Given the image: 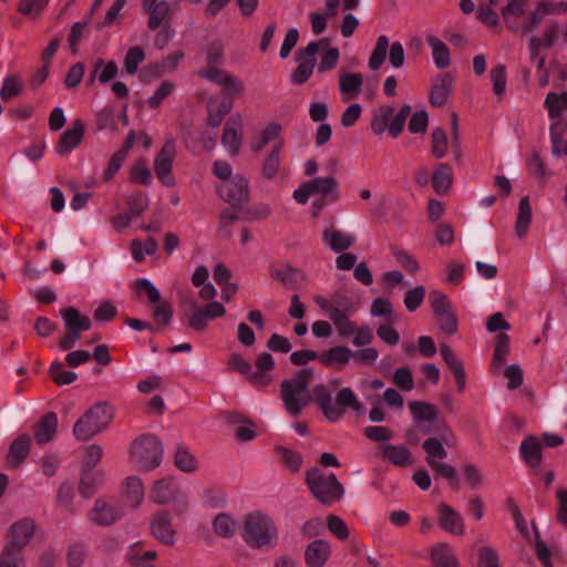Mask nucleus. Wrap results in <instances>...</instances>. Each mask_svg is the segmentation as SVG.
<instances>
[{
	"label": "nucleus",
	"instance_id": "obj_33",
	"mask_svg": "<svg viewBox=\"0 0 567 567\" xmlns=\"http://www.w3.org/2000/svg\"><path fill=\"white\" fill-rule=\"evenodd\" d=\"M528 0H507V4L501 9L502 17L512 31H518V24L514 20L525 13V7Z\"/></svg>",
	"mask_w": 567,
	"mask_h": 567
},
{
	"label": "nucleus",
	"instance_id": "obj_32",
	"mask_svg": "<svg viewBox=\"0 0 567 567\" xmlns=\"http://www.w3.org/2000/svg\"><path fill=\"white\" fill-rule=\"evenodd\" d=\"M508 354L509 337L506 333H499L495 337V349L493 353V361L491 364V371L493 374L499 373L501 369L506 363Z\"/></svg>",
	"mask_w": 567,
	"mask_h": 567
},
{
	"label": "nucleus",
	"instance_id": "obj_7",
	"mask_svg": "<svg viewBox=\"0 0 567 567\" xmlns=\"http://www.w3.org/2000/svg\"><path fill=\"white\" fill-rule=\"evenodd\" d=\"M411 112L412 107L409 104H403L396 115H394L393 106L381 105L373 114L371 130L377 135H381L388 130L391 136L398 137L402 133Z\"/></svg>",
	"mask_w": 567,
	"mask_h": 567
},
{
	"label": "nucleus",
	"instance_id": "obj_52",
	"mask_svg": "<svg viewBox=\"0 0 567 567\" xmlns=\"http://www.w3.org/2000/svg\"><path fill=\"white\" fill-rule=\"evenodd\" d=\"M145 59V54L142 48L132 47L126 52L124 59V68L128 74H135L138 69V64Z\"/></svg>",
	"mask_w": 567,
	"mask_h": 567
},
{
	"label": "nucleus",
	"instance_id": "obj_40",
	"mask_svg": "<svg viewBox=\"0 0 567 567\" xmlns=\"http://www.w3.org/2000/svg\"><path fill=\"white\" fill-rule=\"evenodd\" d=\"M432 560L439 567H458L452 548L447 544H437L432 550Z\"/></svg>",
	"mask_w": 567,
	"mask_h": 567
},
{
	"label": "nucleus",
	"instance_id": "obj_12",
	"mask_svg": "<svg viewBox=\"0 0 567 567\" xmlns=\"http://www.w3.org/2000/svg\"><path fill=\"white\" fill-rule=\"evenodd\" d=\"M318 54V44L308 43L306 48L298 49L295 60L299 63L292 71L290 78L296 85L305 84L311 76Z\"/></svg>",
	"mask_w": 567,
	"mask_h": 567
},
{
	"label": "nucleus",
	"instance_id": "obj_4",
	"mask_svg": "<svg viewBox=\"0 0 567 567\" xmlns=\"http://www.w3.org/2000/svg\"><path fill=\"white\" fill-rule=\"evenodd\" d=\"M337 187L336 179H309L295 189L293 198L299 204L311 202L312 214L317 216L324 205L338 198Z\"/></svg>",
	"mask_w": 567,
	"mask_h": 567
},
{
	"label": "nucleus",
	"instance_id": "obj_25",
	"mask_svg": "<svg viewBox=\"0 0 567 567\" xmlns=\"http://www.w3.org/2000/svg\"><path fill=\"white\" fill-rule=\"evenodd\" d=\"M330 554L329 543L324 539H316L305 550L306 563L309 567H323Z\"/></svg>",
	"mask_w": 567,
	"mask_h": 567
},
{
	"label": "nucleus",
	"instance_id": "obj_56",
	"mask_svg": "<svg viewBox=\"0 0 567 567\" xmlns=\"http://www.w3.org/2000/svg\"><path fill=\"white\" fill-rule=\"evenodd\" d=\"M224 61V45L220 41H213L206 48L207 68L217 66Z\"/></svg>",
	"mask_w": 567,
	"mask_h": 567
},
{
	"label": "nucleus",
	"instance_id": "obj_47",
	"mask_svg": "<svg viewBox=\"0 0 567 567\" xmlns=\"http://www.w3.org/2000/svg\"><path fill=\"white\" fill-rule=\"evenodd\" d=\"M103 474L99 478L93 473H83L79 486L80 495L90 498L95 494L96 487L102 486Z\"/></svg>",
	"mask_w": 567,
	"mask_h": 567
},
{
	"label": "nucleus",
	"instance_id": "obj_51",
	"mask_svg": "<svg viewBox=\"0 0 567 567\" xmlns=\"http://www.w3.org/2000/svg\"><path fill=\"white\" fill-rule=\"evenodd\" d=\"M447 151V136L442 127L432 131V154L436 158H442Z\"/></svg>",
	"mask_w": 567,
	"mask_h": 567
},
{
	"label": "nucleus",
	"instance_id": "obj_62",
	"mask_svg": "<svg viewBox=\"0 0 567 567\" xmlns=\"http://www.w3.org/2000/svg\"><path fill=\"white\" fill-rule=\"evenodd\" d=\"M393 382L403 391H411L414 386L412 372L406 367L399 368L394 371Z\"/></svg>",
	"mask_w": 567,
	"mask_h": 567
},
{
	"label": "nucleus",
	"instance_id": "obj_17",
	"mask_svg": "<svg viewBox=\"0 0 567 567\" xmlns=\"http://www.w3.org/2000/svg\"><path fill=\"white\" fill-rule=\"evenodd\" d=\"M123 504L130 509H136L144 501V485L140 477L128 476L121 487Z\"/></svg>",
	"mask_w": 567,
	"mask_h": 567
},
{
	"label": "nucleus",
	"instance_id": "obj_26",
	"mask_svg": "<svg viewBox=\"0 0 567 567\" xmlns=\"http://www.w3.org/2000/svg\"><path fill=\"white\" fill-rule=\"evenodd\" d=\"M322 241L332 251L341 252L355 243V236L348 231L328 228L322 234Z\"/></svg>",
	"mask_w": 567,
	"mask_h": 567
},
{
	"label": "nucleus",
	"instance_id": "obj_14",
	"mask_svg": "<svg viewBox=\"0 0 567 567\" xmlns=\"http://www.w3.org/2000/svg\"><path fill=\"white\" fill-rule=\"evenodd\" d=\"M226 313V308L218 301H210L202 308L195 309L188 317V324L196 331L205 330L210 320L220 318Z\"/></svg>",
	"mask_w": 567,
	"mask_h": 567
},
{
	"label": "nucleus",
	"instance_id": "obj_20",
	"mask_svg": "<svg viewBox=\"0 0 567 567\" xmlns=\"http://www.w3.org/2000/svg\"><path fill=\"white\" fill-rule=\"evenodd\" d=\"M84 136V123L81 120H75L72 128L66 130L61 136L55 146V151L60 155L68 154L76 146H79Z\"/></svg>",
	"mask_w": 567,
	"mask_h": 567
},
{
	"label": "nucleus",
	"instance_id": "obj_2",
	"mask_svg": "<svg viewBox=\"0 0 567 567\" xmlns=\"http://www.w3.org/2000/svg\"><path fill=\"white\" fill-rule=\"evenodd\" d=\"M241 537L249 547L268 551L278 545L279 530L269 515L252 511L243 518Z\"/></svg>",
	"mask_w": 567,
	"mask_h": 567
},
{
	"label": "nucleus",
	"instance_id": "obj_39",
	"mask_svg": "<svg viewBox=\"0 0 567 567\" xmlns=\"http://www.w3.org/2000/svg\"><path fill=\"white\" fill-rule=\"evenodd\" d=\"M426 41L432 48V54L436 66L439 69H446L450 66V51L445 43L434 35L427 37Z\"/></svg>",
	"mask_w": 567,
	"mask_h": 567
},
{
	"label": "nucleus",
	"instance_id": "obj_24",
	"mask_svg": "<svg viewBox=\"0 0 567 567\" xmlns=\"http://www.w3.org/2000/svg\"><path fill=\"white\" fill-rule=\"evenodd\" d=\"M31 437L29 434H20L9 446L7 454L8 465L12 468L19 467L29 455Z\"/></svg>",
	"mask_w": 567,
	"mask_h": 567
},
{
	"label": "nucleus",
	"instance_id": "obj_9",
	"mask_svg": "<svg viewBox=\"0 0 567 567\" xmlns=\"http://www.w3.org/2000/svg\"><path fill=\"white\" fill-rule=\"evenodd\" d=\"M106 426V403L97 402L90 408L73 426L78 441H89Z\"/></svg>",
	"mask_w": 567,
	"mask_h": 567
},
{
	"label": "nucleus",
	"instance_id": "obj_21",
	"mask_svg": "<svg viewBox=\"0 0 567 567\" xmlns=\"http://www.w3.org/2000/svg\"><path fill=\"white\" fill-rule=\"evenodd\" d=\"M58 431V415L54 412H48L40 417L33 426L34 439L39 444L51 442Z\"/></svg>",
	"mask_w": 567,
	"mask_h": 567
},
{
	"label": "nucleus",
	"instance_id": "obj_41",
	"mask_svg": "<svg viewBox=\"0 0 567 567\" xmlns=\"http://www.w3.org/2000/svg\"><path fill=\"white\" fill-rule=\"evenodd\" d=\"M135 137V133L131 131L127 134L122 147L112 155V158L109 162V177H112L120 169L128 151L132 148L134 144Z\"/></svg>",
	"mask_w": 567,
	"mask_h": 567
},
{
	"label": "nucleus",
	"instance_id": "obj_55",
	"mask_svg": "<svg viewBox=\"0 0 567 567\" xmlns=\"http://www.w3.org/2000/svg\"><path fill=\"white\" fill-rule=\"evenodd\" d=\"M175 85L169 81H163L155 93L146 101L147 105L156 110L161 103L174 91Z\"/></svg>",
	"mask_w": 567,
	"mask_h": 567
},
{
	"label": "nucleus",
	"instance_id": "obj_11",
	"mask_svg": "<svg viewBox=\"0 0 567 567\" xmlns=\"http://www.w3.org/2000/svg\"><path fill=\"white\" fill-rule=\"evenodd\" d=\"M313 301L331 321L343 317H351L357 310L352 299L341 293H334L330 299L322 295H315Z\"/></svg>",
	"mask_w": 567,
	"mask_h": 567
},
{
	"label": "nucleus",
	"instance_id": "obj_42",
	"mask_svg": "<svg viewBox=\"0 0 567 567\" xmlns=\"http://www.w3.org/2000/svg\"><path fill=\"white\" fill-rule=\"evenodd\" d=\"M280 148L281 144H276L272 151L264 161L261 169L264 177H274L280 173L287 174L285 171L280 169Z\"/></svg>",
	"mask_w": 567,
	"mask_h": 567
},
{
	"label": "nucleus",
	"instance_id": "obj_29",
	"mask_svg": "<svg viewBox=\"0 0 567 567\" xmlns=\"http://www.w3.org/2000/svg\"><path fill=\"white\" fill-rule=\"evenodd\" d=\"M453 82L454 79L450 73L441 74L431 89L430 103L434 106H443L449 100Z\"/></svg>",
	"mask_w": 567,
	"mask_h": 567
},
{
	"label": "nucleus",
	"instance_id": "obj_16",
	"mask_svg": "<svg viewBox=\"0 0 567 567\" xmlns=\"http://www.w3.org/2000/svg\"><path fill=\"white\" fill-rule=\"evenodd\" d=\"M243 120L239 113L231 115L223 130L221 144L230 155H237L241 146Z\"/></svg>",
	"mask_w": 567,
	"mask_h": 567
},
{
	"label": "nucleus",
	"instance_id": "obj_13",
	"mask_svg": "<svg viewBox=\"0 0 567 567\" xmlns=\"http://www.w3.org/2000/svg\"><path fill=\"white\" fill-rule=\"evenodd\" d=\"M216 189L221 199L238 206L249 197L247 179H219Z\"/></svg>",
	"mask_w": 567,
	"mask_h": 567
},
{
	"label": "nucleus",
	"instance_id": "obj_15",
	"mask_svg": "<svg viewBox=\"0 0 567 567\" xmlns=\"http://www.w3.org/2000/svg\"><path fill=\"white\" fill-rule=\"evenodd\" d=\"M34 522L30 518L16 522L8 532V542L4 546L23 551L34 534Z\"/></svg>",
	"mask_w": 567,
	"mask_h": 567
},
{
	"label": "nucleus",
	"instance_id": "obj_54",
	"mask_svg": "<svg viewBox=\"0 0 567 567\" xmlns=\"http://www.w3.org/2000/svg\"><path fill=\"white\" fill-rule=\"evenodd\" d=\"M425 297V288L423 286H416L413 289L406 291L404 296V306L410 311H415L423 302Z\"/></svg>",
	"mask_w": 567,
	"mask_h": 567
},
{
	"label": "nucleus",
	"instance_id": "obj_5",
	"mask_svg": "<svg viewBox=\"0 0 567 567\" xmlns=\"http://www.w3.org/2000/svg\"><path fill=\"white\" fill-rule=\"evenodd\" d=\"M163 460V445L153 434H143L133 441L130 461L138 471L150 472L158 467Z\"/></svg>",
	"mask_w": 567,
	"mask_h": 567
},
{
	"label": "nucleus",
	"instance_id": "obj_35",
	"mask_svg": "<svg viewBox=\"0 0 567 567\" xmlns=\"http://www.w3.org/2000/svg\"><path fill=\"white\" fill-rule=\"evenodd\" d=\"M214 532L223 538H231L238 528L237 522L228 513H219L212 523Z\"/></svg>",
	"mask_w": 567,
	"mask_h": 567
},
{
	"label": "nucleus",
	"instance_id": "obj_8",
	"mask_svg": "<svg viewBox=\"0 0 567 567\" xmlns=\"http://www.w3.org/2000/svg\"><path fill=\"white\" fill-rule=\"evenodd\" d=\"M545 107L548 110V116L554 120L550 125L551 153L559 152V144L563 142L567 124L561 118V112L567 110V92L557 94L549 92L545 99Z\"/></svg>",
	"mask_w": 567,
	"mask_h": 567
},
{
	"label": "nucleus",
	"instance_id": "obj_46",
	"mask_svg": "<svg viewBox=\"0 0 567 567\" xmlns=\"http://www.w3.org/2000/svg\"><path fill=\"white\" fill-rule=\"evenodd\" d=\"M175 465L178 470L189 473L197 468L195 456L185 446H178L175 452Z\"/></svg>",
	"mask_w": 567,
	"mask_h": 567
},
{
	"label": "nucleus",
	"instance_id": "obj_18",
	"mask_svg": "<svg viewBox=\"0 0 567 567\" xmlns=\"http://www.w3.org/2000/svg\"><path fill=\"white\" fill-rule=\"evenodd\" d=\"M151 532L153 536L165 545L175 543L176 530L172 525V519L166 512H158L151 520Z\"/></svg>",
	"mask_w": 567,
	"mask_h": 567
},
{
	"label": "nucleus",
	"instance_id": "obj_10",
	"mask_svg": "<svg viewBox=\"0 0 567 567\" xmlns=\"http://www.w3.org/2000/svg\"><path fill=\"white\" fill-rule=\"evenodd\" d=\"M64 321L66 333L60 339L59 347L66 351L72 349L81 339L82 332L87 331L91 326V319L82 315L76 308L68 307L60 310Z\"/></svg>",
	"mask_w": 567,
	"mask_h": 567
},
{
	"label": "nucleus",
	"instance_id": "obj_19",
	"mask_svg": "<svg viewBox=\"0 0 567 567\" xmlns=\"http://www.w3.org/2000/svg\"><path fill=\"white\" fill-rule=\"evenodd\" d=\"M179 493V487L172 478H162L154 483L150 498L155 504L165 505L178 499Z\"/></svg>",
	"mask_w": 567,
	"mask_h": 567
},
{
	"label": "nucleus",
	"instance_id": "obj_23",
	"mask_svg": "<svg viewBox=\"0 0 567 567\" xmlns=\"http://www.w3.org/2000/svg\"><path fill=\"white\" fill-rule=\"evenodd\" d=\"M522 460L533 470H538L542 464V444L536 436H526L519 445Z\"/></svg>",
	"mask_w": 567,
	"mask_h": 567
},
{
	"label": "nucleus",
	"instance_id": "obj_44",
	"mask_svg": "<svg viewBox=\"0 0 567 567\" xmlns=\"http://www.w3.org/2000/svg\"><path fill=\"white\" fill-rule=\"evenodd\" d=\"M362 83L360 73H342L339 79V89L342 93L357 95L361 91Z\"/></svg>",
	"mask_w": 567,
	"mask_h": 567
},
{
	"label": "nucleus",
	"instance_id": "obj_45",
	"mask_svg": "<svg viewBox=\"0 0 567 567\" xmlns=\"http://www.w3.org/2000/svg\"><path fill=\"white\" fill-rule=\"evenodd\" d=\"M50 377L58 385H66L73 383L78 375L73 371L64 370L63 363L55 361L49 369Z\"/></svg>",
	"mask_w": 567,
	"mask_h": 567
},
{
	"label": "nucleus",
	"instance_id": "obj_49",
	"mask_svg": "<svg viewBox=\"0 0 567 567\" xmlns=\"http://www.w3.org/2000/svg\"><path fill=\"white\" fill-rule=\"evenodd\" d=\"M493 82V92L498 97H502L506 89V68L504 64H497L489 72Z\"/></svg>",
	"mask_w": 567,
	"mask_h": 567
},
{
	"label": "nucleus",
	"instance_id": "obj_64",
	"mask_svg": "<svg viewBox=\"0 0 567 567\" xmlns=\"http://www.w3.org/2000/svg\"><path fill=\"white\" fill-rule=\"evenodd\" d=\"M327 527L329 532L339 539H346L349 537V528L347 524L336 515L328 516Z\"/></svg>",
	"mask_w": 567,
	"mask_h": 567
},
{
	"label": "nucleus",
	"instance_id": "obj_3",
	"mask_svg": "<svg viewBox=\"0 0 567 567\" xmlns=\"http://www.w3.org/2000/svg\"><path fill=\"white\" fill-rule=\"evenodd\" d=\"M453 443V431L450 427L444 426L439 436H430L423 442L422 447L426 454L425 462L427 465L436 474L443 476L453 489H458L460 478L455 467L444 462V460L447 457L445 445L452 446Z\"/></svg>",
	"mask_w": 567,
	"mask_h": 567
},
{
	"label": "nucleus",
	"instance_id": "obj_31",
	"mask_svg": "<svg viewBox=\"0 0 567 567\" xmlns=\"http://www.w3.org/2000/svg\"><path fill=\"white\" fill-rule=\"evenodd\" d=\"M381 452L385 460L396 466H408L413 462L409 449L404 445L384 444L381 446Z\"/></svg>",
	"mask_w": 567,
	"mask_h": 567
},
{
	"label": "nucleus",
	"instance_id": "obj_37",
	"mask_svg": "<svg viewBox=\"0 0 567 567\" xmlns=\"http://www.w3.org/2000/svg\"><path fill=\"white\" fill-rule=\"evenodd\" d=\"M144 9L148 12V28L151 30L158 29L167 18L169 13V4L166 1H159L156 3L148 4L144 7Z\"/></svg>",
	"mask_w": 567,
	"mask_h": 567
},
{
	"label": "nucleus",
	"instance_id": "obj_53",
	"mask_svg": "<svg viewBox=\"0 0 567 567\" xmlns=\"http://www.w3.org/2000/svg\"><path fill=\"white\" fill-rule=\"evenodd\" d=\"M392 254L395 260L408 271L416 272L420 269L417 259L411 252L404 249L393 248Z\"/></svg>",
	"mask_w": 567,
	"mask_h": 567
},
{
	"label": "nucleus",
	"instance_id": "obj_38",
	"mask_svg": "<svg viewBox=\"0 0 567 567\" xmlns=\"http://www.w3.org/2000/svg\"><path fill=\"white\" fill-rule=\"evenodd\" d=\"M130 248L134 261L141 262L146 258V256H153L156 254L158 244L152 237L147 238L144 243L140 239H134L132 240Z\"/></svg>",
	"mask_w": 567,
	"mask_h": 567
},
{
	"label": "nucleus",
	"instance_id": "obj_6",
	"mask_svg": "<svg viewBox=\"0 0 567 567\" xmlns=\"http://www.w3.org/2000/svg\"><path fill=\"white\" fill-rule=\"evenodd\" d=\"M306 481L313 496L324 505L333 504L343 496L344 488L334 474L312 468L308 471Z\"/></svg>",
	"mask_w": 567,
	"mask_h": 567
},
{
	"label": "nucleus",
	"instance_id": "obj_34",
	"mask_svg": "<svg viewBox=\"0 0 567 567\" xmlns=\"http://www.w3.org/2000/svg\"><path fill=\"white\" fill-rule=\"evenodd\" d=\"M532 207L529 204V197L524 196L520 198L518 204V212L515 223V234L519 238L526 236L530 221H532Z\"/></svg>",
	"mask_w": 567,
	"mask_h": 567
},
{
	"label": "nucleus",
	"instance_id": "obj_61",
	"mask_svg": "<svg viewBox=\"0 0 567 567\" xmlns=\"http://www.w3.org/2000/svg\"><path fill=\"white\" fill-rule=\"evenodd\" d=\"M48 2L49 0H21L18 4V11L23 16L38 17Z\"/></svg>",
	"mask_w": 567,
	"mask_h": 567
},
{
	"label": "nucleus",
	"instance_id": "obj_27",
	"mask_svg": "<svg viewBox=\"0 0 567 567\" xmlns=\"http://www.w3.org/2000/svg\"><path fill=\"white\" fill-rule=\"evenodd\" d=\"M233 106L234 102L231 99L217 100L210 97L206 103L208 113L207 125L214 128L218 127L221 124L225 115L231 112Z\"/></svg>",
	"mask_w": 567,
	"mask_h": 567
},
{
	"label": "nucleus",
	"instance_id": "obj_43",
	"mask_svg": "<svg viewBox=\"0 0 567 567\" xmlns=\"http://www.w3.org/2000/svg\"><path fill=\"white\" fill-rule=\"evenodd\" d=\"M389 49V40L385 35H380L377 40L375 47L369 59V68L377 71L384 62Z\"/></svg>",
	"mask_w": 567,
	"mask_h": 567
},
{
	"label": "nucleus",
	"instance_id": "obj_59",
	"mask_svg": "<svg viewBox=\"0 0 567 567\" xmlns=\"http://www.w3.org/2000/svg\"><path fill=\"white\" fill-rule=\"evenodd\" d=\"M103 457V449L99 445H91L86 449L85 457L83 461V473H92V470Z\"/></svg>",
	"mask_w": 567,
	"mask_h": 567
},
{
	"label": "nucleus",
	"instance_id": "obj_48",
	"mask_svg": "<svg viewBox=\"0 0 567 567\" xmlns=\"http://www.w3.org/2000/svg\"><path fill=\"white\" fill-rule=\"evenodd\" d=\"M0 567H25L23 551L3 546L0 553Z\"/></svg>",
	"mask_w": 567,
	"mask_h": 567
},
{
	"label": "nucleus",
	"instance_id": "obj_50",
	"mask_svg": "<svg viewBox=\"0 0 567 567\" xmlns=\"http://www.w3.org/2000/svg\"><path fill=\"white\" fill-rule=\"evenodd\" d=\"M22 92V83L18 75H10L4 79L0 96L3 101H8Z\"/></svg>",
	"mask_w": 567,
	"mask_h": 567
},
{
	"label": "nucleus",
	"instance_id": "obj_58",
	"mask_svg": "<svg viewBox=\"0 0 567 567\" xmlns=\"http://www.w3.org/2000/svg\"><path fill=\"white\" fill-rule=\"evenodd\" d=\"M556 518L559 524L567 528V486L556 491Z\"/></svg>",
	"mask_w": 567,
	"mask_h": 567
},
{
	"label": "nucleus",
	"instance_id": "obj_63",
	"mask_svg": "<svg viewBox=\"0 0 567 567\" xmlns=\"http://www.w3.org/2000/svg\"><path fill=\"white\" fill-rule=\"evenodd\" d=\"M246 378L255 388H265L274 380L272 373L257 368H251V372H249Z\"/></svg>",
	"mask_w": 567,
	"mask_h": 567
},
{
	"label": "nucleus",
	"instance_id": "obj_22",
	"mask_svg": "<svg viewBox=\"0 0 567 567\" xmlns=\"http://www.w3.org/2000/svg\"><path fill=\"white\" fill-rule=\"evenodd\" d=\"M439 523L442 529L453 535L464 534V520L462 516L446 504L439 505Z\"/></svg>",
	"mask_w": 567,
	"mask_h": 567
},
{
	"label": "nucleus",
	"instance_id": "obj_28",
	"mask_svg": "<svg viewBox=\"0 0 567 567\" xmlns=\"http://www.w3.org/2000/svg\"><path fill=\"white\" fill-rule=\"evenodd\" d=\"M175 155V141L169 138L164 143L154 161V171L157 177H165L171 174Z\"/></svg>",
	"mask_w": 567,
	"mask_h": 567
},
{
	"label": "nucleus",
	"instance_id": "obj_30",
	"mask_svg": "<svg viewBox=\"0 0 567 567\" xmlns=\"http://www.w3.org/2000/svg\"><path fill=\"white\" fill-rule=\"evenodd\" d=\"M318 358L323 365L340 369L353 358V352L347 347L336 346L323 351Z\"/></svg>",
	"mask_w": 567,
	"mask_h": 567
},
{
	"label": "nucleus",
	"instance_id": "obj_1",
	"mask_svg": "<svg viewBox=\"0 0 567 567\" xmlns=\"http://www.w3.org/2000/svg\"><path fill=\"white\" fill-rule=\"evenodd\" d=\"M312 380L313 371L309 368H303L290 378L282 380L280 398L285 411L290 416H299L312 399L324 417L332 423L343 419L347 409L357 413L363 411V405L351 388H342L333 398L332 391L326 384H317L310 390Z\"/></svg>",
	"mask_w": 567,
	"mask_h": 567
},
{
	"label": "nucleus",
	"instance_id": "obj_36",
	"mask_svg": "<svg viewBox=\"0 0 567 567\" xmlns=\"http://www.w3.org/2000/svg\"><path fill=\"white\" fill-rule=\"evenodd\" d=\"M409 408L416 424L433 422L439 417V411L432 404L413 401L409 403Z\"/></svg>",
	"mask_w": 567,
	"mask_h": 567
},
{
	"label": "nucleus",
	"instance_id": "obj_57",
	"mask_svg": "<svg viewBox=\"0 0 567 567\" xmlns=\"http://www.w3.org/2000/svg\"><path fill=\"white\" fill-rule=\"evenodd\" d=\"M430 302L434 316L443 315V312L452 310L451 301L447 296L441 291H432L430 293Z\"/></svg>",
	"mask_w": 567,
	"mask_h": 567
},
{
	"label": "nucleus",
	"instance_id": "obj_60",
	"mask_svg": "<svg viewBox=\"0 0 567 567\" xmlns=\"http://www.w3.org/2000/svg\"><path fill=\"white\" fill-rule=\"evenodd\" d=\"M135 287L138 293L144 295L151 303H157L159 301L161 293L148 279H137Z\"/></svg>",
	"mask_w": 567,
	"mask_h": 567
}]
</instances>
